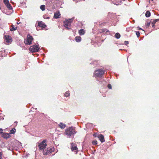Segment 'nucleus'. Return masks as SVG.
<instances>
[{"label":"nucleus","mask_w":159,"mask_h":159,"mask_svg":"<svg viewBox=\"0 0 159 159\" xmlns=\"http://www.w3.org/2000/svg\"><path fill=\"white\" fill-rule=\"evenodd\" d=\"M75 133V128L73 127L68 128L65 131L66 134L69 136H73Z\"/></svg>","instance_id":"f257e3e1"},{"label":"nucleus","mask_w":159,"mask_h":159,"mask_svg":"<svg viewBox=\"0 0 159 159\" xmlns=\"http://www.w3.org/2000/svg\"><path fill=\"white\" fill-rule=\"evenodd\" d=\"M73 20V19L71 18L69 20H66L64 21V25L67 30L71 29V25L72 22Z\"/></svg>","instance_id":"f03ea898"},{"label":"nucleus","mask_w":159,"mask_h":159,"mask_svg":"<svg viewBox=\"0 0 159 159\" xmlns=\"http://www.w3.org/2000/svg\"><path fill=\"white\" fill-rule=\"evenodd\" d=\"M104 71L102 69H100L95 70L94 75L96 77H101L104 75Z\"/></svg>","instance_id":"7ed1b4c3"},{"label":"nucleus","mask_w":159,"mask_h":159,"mask_svg":"<svg viewBox=\"0 0 159 159\" xmlns=\"http://www.w3.org/2000/svg\"><path fill=\"white\" fill-rule=\"evenodd\" d=\"M33 38L30 34H28L26 39L25 40V43L26 44L30 45L32 42Z\"/></svg>","instance_id":"20e7f679"},{"label":"nucleus","mask_w":159,"mask_h":159,"mask_svg":"<svg viewBox=\"0 0 159 159\" xmlns=\"http://www.w3.org/2000/svg\"><path fill=\"white\" fill-rule=\"evenodd\" d=\"M38 146L40 150L44 149L47 145L46 141L43 140L41 142L37 143Z\"/></svg>","instance_id":"39448f33"},{"label":"nucleus","mask_w":159,"mask_h":159,"mask_svg":"<svg viewBox=\"0 0 159 159\" xmlns=\"http://www.w3.org/2000/svg\"><path fill=\"white\" fill-rule=\"evenodd\" d=\"M39 48L37 45H34L30 46V50L32 52H38Z\"/></svg>","instance_id":"423d86ee"},{"label":"nucleus","mask_w":159,"mask_h":159,"mask_svg":"<svg viewBox=\"0 0 159 159\" xmlns=\"http://www.w3.org/2000/svg\"><path fill=\"white\" fill-rule=\"evenodd\" d=\"M38 26L41 27L43 28H45L46 27V25L42 21H38Z\"/></svg>","instance_id":"0eeeda50"},{"label":"nucleus","mask_w":159,"mask_h":159,"mask_svg":"<svg viewBox=\"0 0 159 159\" xmlns=\"http://www.w3.org/2000/svg\"><path fill=\"white\" fill-rule=\"evenodd\" d=\"M7 148L9 150H12L14 149H16L15 147L14 143H11L9 145L7 146Z\"/></svg>","instance_id":"6e6552de"},{"label":"nucleus","mask_w":159,"mask_h":159,"mask_svg":"<svg viewBox=\"0 0 159 159\" xmlns=\"http://www.w3.org/2000/svg\"><path fill=\"white\" fill-rule=\"evenodd\" d=\"M50 150H49V148L44 149L43 150V153L44 155H48L51 153V152L50 151Z\"/></svg>","instance_id":"1a4fd4ad"},{"label":"nucleus","mask_w":159,"mask_h":159,"mask_svg":"<svg viewBox=\"0 0 159 159\" xmlns=\"http://www.w3.org/2000/svg\"><path fill=\"white\" fill-rule=\"evenodd\" d=\"M98 138L99 139L101 143H103L105 141L104 136L102 134L99 135L98 136Z\"/></svg>","instance_id":"9d476101"},{"label":"nucleus","mask_w":159,"mask_h":159,"mask_svg":"<svg viewBox=\"0 0 159 159\" xmlns=\"http://www.w3.org/2000/svg\"><path fill=\"white\" fill-rule=\"evenodd\" d=\"M5 40L7 43H10L11 42V38L10 36L9 35H6L5 36Z\"/></svg>","instance_id":"9b49d317"},{"label":"nucleus","mask_w":159,"mask_h":159,"mask_svg":"<svg viewBox=\"0 0 159 159\" xmlns=\"http://www.w3.org/2000/svg\"><path fill=\"white\" fill-rule=\"evenodd\" d=\"M61 15L59 12H57L55 13L54 15V18L55 19L59 18L60 17V16Z\"/></svg>","instance_id":"f8f14e48"},{"label":"nucleus","mask_w":159,"mask_h":159,"mask_svg":"<svg viewBox=\"0 0 159 159\" xmlns=\"http://www.w3.org/2000/svg\"><path fill=\"white\" fill-rule=\"evenodd\" d=\"M3 137L6 139L8 138L10 136V135L8 133H3L2 134Z\"/></svg>","instance_id":"ddd939ff"},{"label":"nucleus","mask_w":159,"mask_h":159,"mask_svg":"<svg viewBox=\"0 0 159 159\" xmlns=\"http://www.w3.org/2000/svg\"><path fill=\"white\" fill-rule=\"evenodd\" d=\"M74 143H73L71 144V150L72 151L76 150L78 149L76 146H74Z\"/></svg>","instance_id":"4468645a"},{"label":"nucleus","mask_w":159,"mask_h":159,"mask_svg":"<svg viewBox=\"0 0 159 159\" xmlns=\"http://www.w3.org/2000/svg\"><path fill=\"white\" fill-rule=\"evenodd\" d=\"M79 33L80 35H82L84 34L85 33V31L83 29H82L79 30Z\"/></svg>","instance_id":"2eb2a0df"},{"label":"nucleus","mask_w":159,"mask_h":159,"mask_svg":"<svg viewBox=\"0 0 159 159\" xmlns=\"http://www.w3.org/2000/svg\"><path fill=\"white\" fill-rule=\"evenodd\" d=\"M75 40L77 42H80L81 40V38L80 36H76L75 37Z\"/></svg>","instance_id":"dca6fc26"},{"label":"nucleus","mask_w":159,"mask_h":159,"mask_svg":"<svg viewBox=\"0 0 159 159\" xmlns=\"http://www.w3.org/2000/svg\"><path fill=\"white\" fill-rule=\"evenodd\" d=\"M6 6L9 10H11L13 9L12 7L11 6V5L9 3H7V5H6Z\"/></svg>","instance_id":"f3484780"},{"label":"nucleus","mask_w":159,"mask_h":159,"mask_svg":"<svg viewBox=\"0 0 159 159\" xmlns=\"http://www.w3.org/2000/svg\"><path fill=\"white\" fill-rule=\"evenodd\" d=\"M115 37L117 39H119L120 37V35L119 33H117L115 34Z\"/></svg>","instance_id":"a211bd4d"},{"label":"nucleus","mask_w":159,"mask_h":159,"mask_svg":"<svg viewBox=\"0 0 159 159\" xmlns=\"http://www.w3.org/2000/svg\"><path fill=\"white\" fill-rule=\"evenodd\" d=\"M59 126L61 128L64 129L66 126V125L62 123H60V124L59 125Z\"/></svg>","instance_id":"6ab92c4d"},{"label":"nucleus","mask_w":159,"mask_h":159,"mask_svg":"<svg viewBox=\"0 0 159 159\" xmlns=\"http://www.w3.org/2000/svg\"><path fill=\"white\" fill-rule=\"evenodd\" d=\"M150 15H151V13L149 11H148L146 12V13H145V16L146 17H149L150 16Z\"/></svg>","instance_id":"aec40b11"},{"label":"nucleus","mask_w":159,"mask_h":159,"mask_svg":"<svg viewBox=\"0 0 159 159\" xmlns=\"http://www.w3.org/2000/svg\"><path fill=\"white\" fill-rule=\"evenodd\" d=\"M16 129H15V128H13V129H11L10 130V134H14L16 132Z\"/></svg>","instance_id":"412c9836"},{"label":"nucleus","mask_w":159,"mask_h":159,"mask_svg":"<svg viewBox=\"0 0 159 159\" xmlns=\"http://www.w3.org/2000/svg\"><path fill=\"white\" fill-rule=\"evenodd\" d=\"M11 29L10 30L11 31H13L14 30H15L17 29V27H15V26L13 25H12L11 26Z\"/></svg>","instance_id":"4be33fe9"},{"label":"nucleus","mask_w":159,"mask_h":159,"mask_svg":"<svg viewBox=\"0 0 159 159\" xmlns=\"http://www.w3.org/2000/svg\"><path fill=\"white\" fill-rule=\"evenodd\" d=\"M45 6L44 5H42L40 7V9L42 11L45 10Z\"/></svg>","instance_id":"5701e85b"},{"label":"nucleus","mask_w":159,"mask_h":159,"mask_svg":"<svg viewBox=\"0 0 159 159\" xmlns=\"http://www.w3.org/2000/svg\"><path fill=\"white\" fill-rule=\"evenodd\" d=\"M101 30V32H102L107 33V32H109V30H107V29H102Z\"/></svg>","instance_id":"b1692460"},{"label":"nucleus","mask_w":159,"mask_h":159,"mask_svg":"<svg viewBox=\"0 0 159 159\" xmlns=\"http://www.w3.org/2000/svg\"><path fill=\"white\" fill-rule=\"evenodd\" d=\"M159 21V19H155L152 23L155 24L156 22Z\"/></svg>","instance_id":"393cba45"},{"label":"nucleus","mask_w":159,"mask_h":159,"mask_svg":"<svg viewBox=\"0 0 159 159\" xmlns=\"http://www.w3.org/2000/svg\"><path fill=\"white\" fill-rule=\"evenodd\" d=\"M3 2L5 5H7V3H9L8 0H4Z\"/></svg>","instance_id":"a878e982"},{"label":"nucleus","mask_w":159,"mask_h":159,"mask_svg":"<svg viewBox=\"0 0 159 159\" xmlns=\"http://www.w3.org/2000/svg\"><path fill=\"white\" fill-rule=\"evenodd\" d=\"M151 22V21L148 22V21H147V23L146 24L147 27H148L150 25Z\"/></svg>","instance_id":"bb28decb"},{"label":"nucleus","mask_w":159,"mask_h":159,"mask_svg":"<svg viewBox=\"0 0 159 159\" xmlns=\"http://www.w3.org/2000/svg\"><path fill=\"white\" fill-rule=\"evenodd\" d=\"M65 96L66 97H68L70 95V93L69 92H66L65 93Z\"/></svg>","instance_id":"cd10ccee"},{"label":"nucleus","mask_w":159,"mask_h":159,"mask_svg":"<svg viewBox=\"0 0 159 159\" xmlns=\"http://www.w3.org/2000/svg\"><path fill=\"white\" fill-rule=\"evenodd\" d=\"M92 143L93 145H95L97 143V141L96 140L93 141L92 142Z\"/></svg>","instance_id":"c85d7f7f"},{"label":"nucleus","mask_w":159,"mask_h":159,"mask_svg":"<svg viewBox=\"0 0 159 159\" xmlns=\"http://www.w3.org/2000/svg\"><path fill=\"white\" fill-rule=\"evenodd\" d=\"M136 34L138 37H139L140 35V33L139 31H136Z\"/></svg>","instance_id":"c756f323"},{"label":"nucleus","mask_w":159,"mask_h":159,"mask_svg":"<svg viewBox=\"0 0 159 159\" xmlns=\"http://www.w3.org/2000/svg\"><path fill=\"white\" fill-rule=\"evenodd\" d=\"M115 4L118 5H120L121 4V2L120 1L118 2H116V3H114Z\"/></svg>","instance_id":"7c9ffc66"},{"label":"nucleus","mask_w":159,"mask_h":159,"mask_svg":"<svg viewBox=\"0 0 159 159\" xmlns=\"http://www.w3.org/2000/svg\"><path fill=\"white\" fill-rule=\"evenodd\" d=\"M107 87L109 89H111V88H112L111 86V84H108Z\"/></svg>","instance_id":"2f4dec72"},{"label":"nucleus","mask_w":159,"mask_h":159,"mask_svg":"<svg viewBox=\"0 0 159 159\" xmlns=\"http://www.w3.org/2000/svg\"><path fill=\"white\" fill-rule=\"evenodd\" d=\"M124 44L125 45H127L129 44V42L128 41H125L124 42Z\"/></svg>","instance_id":"473e14b6"},{"label":"nucleus","mask_w":159,"mask_h":159,"mask_svg":"<svg viewBox=\"0 0 159 159\" xmlns=\"http://www.w3.org/2000/svg\"><path fill=\"white\" fill-rule=\"evenodd\" d=\"M49 148V150H50V152H51V153H52V152L53 151V148Z\"/></svg>","instance_id":"72a5a7b5"},{"label":"nucleus","mask_w":159,"mask_h":159,"mask_svg":"<svg viewBox=\"0 0 159 159\" xmlns=\"http://www.w3.org/2000/svg\"><path fill=\"white\" fill-rule=\"evenodd\" d=\"M3 130L2 128L0 129V134H2L3 133V132H2Z\"/></svg>","instance_id":"f704fd0d"},{"label":"nucleus","mask_w":159,"mask_h":159,"mask_svg":"<svg viewBox=\"0 0 159 159\" xmlns=\"http://www.w3.org/2000/svg\"><path fill=\"white\" fill-rule=\"evenodd\" d=\"M152 27L153 28H155V24H153L152 23Z\"/></svg>","instance_id":"c9c22d12"},{"label":"nucleus","mask_w":159,"mask_h":159,"mask_svg":"<svg viewBox=\"0 0 159 159\" xmlns=\"http://www.w3.org/2000/svg\"><path fill=\"white\" fill-rule=\"evenodd\" d=\"M2 153L0 152V159H2Z\"/></svg>","instance_id":"e433bc0d"},{"label":"nucleus","mask_w":159,"mask_h":159,"mask_svg":"<svg viewBox=\"0 0 159 159\" xmlns=\"http://www.w3.org/2000/svg\"><path fill=\"white\" fill-rule=\"evenodd\" d=\"M21 144L20 143V144H19V145H18V146H17L16 147L17 148V147H19V148H20V146H21Z\"/></svg>","instance_id":"4c0bfd02"},{"label":"nucleus","mask_w":159,"mask_h":159,"mask_svg":"<svg viewBox=\"0 0 159 159\" xmlns=\"http://www.w3.org/2000/svg\"><path fill=\"white\" fill-rule=\"evenodd\" d=\"M112 16H114V17H115V16H116V15L115 14H113V15Z\"/></svg>","instance_id":"58836bf2"},{"label":"nucleus","mask_w":159,"mask_h":159,"mask_svg":"<svg viewBox=\"0 0 159 159\" xmlns=\"http://www.w3.org/2000/svg\"><path fill=\"white\" fill-rule=\"evenodd\" d=\"M96 61H94L93 63H92V64H94V63H96Z\"/></svg>","instance_id":"ea45409f"},{"label":"nucleus","mask_w":159,"mask_h":159,"mask_svg":"<svg viewBox=\"0 0 159 159\" xmlns=\"http://www.w3.org/2000/svg\"><path fill=\"white\" fill-rule=\"evenodd\" d=\"M14 123H16L17 124V122L16 121Z\"/></svg>","instance_id":"a19ab883"},{"label":"nucleus","mask_w":159,"mask_h":159,"mask_svg":"<svg viewBox=\"0 0 159 159\" xmlns=\"http://www.w3.org/2000/svg\"><path fill=\"white\" fill-rule=\"evenodd\" d=\"M139 30H142V28H139Z\"/></svg>","instance_id":"79ce46f5"},{"label":"nucleus","mask_w":159,"mask_h":159,"mask_svg":"<svg viewBox=\"0 0 159 159\" xmlns=\"http://www.w3.org/2000/svg\"><path fill=\"white\" fill-rule=\"evenodd\" d=\"M46 19H49V17H47V18H46Z\"/></svg>","instance_id":"37998d69"},{"label":"nucleus","mask_w":159,"mask_h":159,"mask_svg":"<svg viewBox=\"0 0 159 159\" xmlns=\"http://www.w3.org/2000/svg\"><path fill=\"white\" fill-rule=\"evenodd\" d=\"M20 23H19L17 22V24H19Z\"/></svg>","instance_id":"c03bdc74"}]
</instances>
